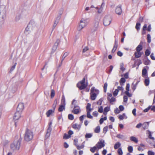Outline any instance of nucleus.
<instances>
[{
    "instance_id": "nucleus-1",
    "label": "nucleus",
    "mask_w": 155,
    "mask_h": 155,
    "mask_svg": "<svg viewBox=\"0 0 155 155\" xmlns=\"http://www.w3.org/2000/svg\"><path fill=\"white\" fill-rule=\"evenodd\" d=\"M33 133L31 130L26 129L24 135V140L25 141L28 142L31 140L33 138Z\"/></svg>"
},
{
    "instance_id": "nucleus-2",
    "label": "nucleus",
    "mask_w": 155,
    "mask_h": 155,
    "mask_svg": "<svg viewBox=\"0 0 155 155\" xmlns=\"http://www.w3.org/2000/svg\"><path fill=\"white\" fill-rule=\"evenodd\" d=\"M88 22L89 21L88 19L82 18L80 21L79 25L78 27V30L79 31L81 30L87 25Z\"/></svg>"
},
{
    "instance_id": "nucleus-3",
    "label": "nucleus",
    "mask_w": 155,
    "mask_h": 155,
    "mask_svg": "<svg viewBox=\"0 0 155 155\" xmlns=\"http://www.w3.org/2000/svg\"><path fill=\"white\" fill-rule=\"evenodd\" d=\"M77 102L75 99H73L71 105H74V107L72 112L75 114H78L81 111L80 108L79 106L75 104Z\"/></svg>"
},
{
    "instance_id": "nucleus-4",
    "label": "nucleus",
    "mask_w": 155,
    "mask_h": 155,
    "mask_svg": "<svg viewBox=\"0 0 155 155\" xmlns=\"http://www.w3.org/2000/svg\"><path fill=\"white\" fill-rule=\"evenodd\" d=\"M20 144L21 140H20L15 141L11 145V148L13 150H18Z\"/></svg>"
},
{
    "instance_id": "nucleus-5",
    "label": "nucleus",
    "mask_w": 155,
    "mask_h": 155,
    "mask_svg": "<svg viewBox=\"0 0 155 155\" xmlns=\"http://www.w3.org/2000/svg\"><path fill=\"white\" fill-rule=\"evenodd\" d=\"M85 78H84L79 83L77 84V87H78L80 90L84 89L87 87V84H85Z\"/></svg>"
},
{
    "instance_id": "nucleus-6",
    "label": "nucleus",
    "mask_w": 155,
    "mask_h": 155,
    "mask_svg": "<svg viewBox=\"0 0 155 155\" xmlns=\"http://www.w3.org/2000/svg\"><path fill=\"white\" fill-rule=\"evenodd\" d=\"M7 4L0 3V14L6 15Z\"/></svg>"
},
{
    "instance_id": "nucleus-7",
    "label": "nucleus",
    "mask_w": 155,
    "mask_h": 155,
    "mask_svg": "<svg viewBox=\"0 0 155 155\" xmlns=\"http://www.w3.org/2000/svg\"><path fill=\"white\" fill-rule=\"evenodd\" d=\"M112 19L110 16H106L104 19L103 24L105 26L109 25Z\"/></svg>"
},
{
    "instance_id": "nucleus-8",
    "label": "nucleus",
    "mask_w": 155,
    "mask_h": 155,
    "mask_svg": "<svg viewBox=\"0 0 155 155\" xmlns=\"http://www.w3.org/2000/svg\"><path fill=\"white\" fill-rule=\"evenodd\" d=\"M100 20V18L99 17L95 18L93 24V28L94 31H96L97 29Z\"/></svg>"
},
{
    "instance_id": "nucleus-9",
    "label": "nucleus",
    "mask_w": 155,
    "mask_h": 155,
    "mask_svg": "<svg viewBox=\"0 0 155 155\" xmlns=\"http://www.w3.org/2000/svg\"><path fill=\"white\" fill-rule=\"evenodd\" d=\"M96 146L98 149H101L105 146L104 140H101L96 144Z\"/></svg>"
},
{
    "instance_id": "nucleus-10",
    "label": "nucleus",
    "mask_w": 155,
    "mask_h": 155,
    "mask_svg": "<svg viewBox=\"0 0 155 155\" xmlns=\"http://www.w3.org/2000/svg\"><path fill=\"white\" fill-rule=\"evenodd\" d=\"M52 122H50L49 124L48 128L47 130V133L45 136V137H46V138L49 137L50 135V133L52 130Z\"/></svg>"
},
{
    "instance_id": "nucleus-11",
    "label": "nucleus",
    "mask_w": 155,
    "mask_h": 155,
    "mask_svg": "<svg viewBox=\"0 0 155 155\" xmlns=\"http://www.w3.org/2000/svg\"><path fill=\"white\" fill-rule=\"evenodd\" d=\"M60 41V40L59 39H58L57 40L56 42L54 43V45L52 48V51L51 52V54L54 53L56 50Z\"/></svg>"
},
{
    "instance_id": "nucleus-12",
    "label": "nucleus",
    "mask_w": 155,
    "mask_h": 155,
    "mask_svg": "<svg viewBox=\"0 0 155 155\" xmlns=\"http://www.w3.org/2000/svg\"><path fill=\"white\" fill-rule=\"evenodd\" d=\"M32 24L31 22H30L26 28L25 32L26 34H29L30 32V29L31 28Z\"/></svg>"
},
{
    "instance_id": "nucleus-13",
    "label": "nucleus",
    "mask_w": 155,
    "mask_h": 155,
    "mask_svg": "<svg viewBox=\"0 0 155 155\" xmlns=\"http://www.w3.org/2000/svg\"><path fill=\"white\" fill-rule=\"evenodd\" d=\"M21 112L17 111L15 114L13 119L15 121L18 120L21 117Z\"/></svg>"
},
{
    "instance_id": "nucleus-14",
    "label": "nucleus",
    "mask_w": 155,
    "mask_h": 155,
    "mask_svg": "<svg viewBox=\"0 0 155 155\" xmlns=\"http://www.w3.org/2000/svg\"><path fill=\"white\" fill-rule=\"evenodd\" d=\"M6 15L0 14V27H2L4 23V20Z\"/></svg>"
},
{
    "instance_id": "nucleus-15",
    "label": "nucleus",
    "mask_w": 155,
    "mask_h": 155,
    "mask_svg": "<svg viewBox=\"0 0 155 155\" xmlns=\"http://www.w3.org/2000/svg\"><path fill=\"white\" fill-rule=\"evenodd\" d=\"M121 5H119L117 6L115 9V12L118 15H120L122 13V9Z\"/></svg>"
},
{
    "instance_id": "nucleus-16",
    "label": "nucleus",
    "mask_w": 155,
    "mask_h": 155,
    "mask_svg": "<svg viewBox=\"0 0 155 155\" xmlns=\"http://www.w3.org/2000/svg\"><path fill=\"white\" fill-rule=\"evenodd\" d=\"M24 108V104L23 103H19L17 108V110L21 112Z\"/></svg>"
},
{
    "instance_id": "nucleus-17",
    "label": "nucleus",
    "mask_w": 155,
    "mask_h": 155,
    "mask_svg": "<svg viewBox=\"0 0 155 155\" xmlns=\"http://www.w3.org/2000/svg\"><path fill=\"white\" fill-rule=\"evenodd\" d=\"M81 124H75L72 125V128L74 129L79 131L81 128Z\"/></svg>"
},
{
    "instance_id": "nucleus-18",
    "label": "nucleus",
    "mask_w": 155,
    "mask_h": 155,
    "mask_svg": "<svg viewBox=\"0 0 155 155\" xmlns=\"http://www.w3.org/2000/svg\"><path fill=\"white\" fill-rule=\"evenodd\" d=\"M143 42L141 41L140 42V44L138 45L136 48V51L137 52H140L142 49L143 47L142 45Z\"/></svg>"
},
{
    "instance_id": "nucleus-19",
    "label": "nucleus",
    "mask_w": 155,
    "mask_h": 155,
    "mask_svg": "<svg viewBox=\"0 0 155 155\" xmlns=\"http://www.w3.org/2000/svg\"><path fill=\"white\" fill-rule=\"evenodd\" d=\"M68 52H65L64 54H63L62 57L61 62L60 64L59 65V67H60L61 66L63 61L64 59L68 55Z\"/></svg>"
},
{
    "instance_id": "nucleus-20",
    "label": "nucleus",
    "mask_w": 155,
    "mask_h": 155,
    "mask_svg": "<svg viewBox=\"0 0 155 155\" xmlns=\"http://www.w3.org/2000/svg\"><path fill=\"white\" fill-rule=\"evenodd\" d=\"M65 105L62 104L61 105H60L59 107L58 110L59 112H62L64 110H65Z\"/></svg>"
},
{
    "instance_id": "nucleus-21",
    "label": "nucleus",
    "mask_w": 155,
    "mask_h": 155,
    "mask_svg": "<svg viewBox=\"0 0 155 155\" xmlns=\"http://www.w3.org/2000/svg\"><path fill=\"white\" fill-rule=\"evenodd\" d=\"M145 85L146 86H148L150 84V79L149 78L147 77L144 81Z\"/></svg>"
},
{
    "instance_id": "nucleus-22",
    "label": "nucleus",
    "mask_w": 155,
    "mask_h": 155,
    "mask_svg": "<svg viewBox=\"0 0 155 155\" xmlns=\"http://www.w3.org/2000/svg\"><path fill=\"white\" fill-rule=\"evenodd\" d=\"M147 70L146 68H143L142 70V76L144 77L145 78V76L147 77Z\"/></svg>"
},
{
    "instance_id": "nucleus-23",
    "label": "nucleus",
    "mask_w": 155,
    "mask_h": 155,
    "mask_svg": "<svg viewBox=\"0 0 155 155\" xmlns=\"http://www.w3.org/2000/svg\"><path fill=\"white\" fill-rule=\"evenodd\" d=\"M54 110L53 109H51L49 110L47 112H46V115L47 117H49L50 115L53 113H54Z\"/></svg>"
},
{
    "instance_id": "nucleus-24",
    "label": "nucleus",
    "mask_w": 155,
    "mask_h": 155,
    "mask_svg": "<svg viewBox=\"0 0 155 155\" xmlns=\"http://www.w3.org/2000/svg\"><path fill=\"white\" fill-rule=\"evenodd\" d=\"M150 63V60L148 59L147 57L144 59V64L145 65H149Z\"/></svg>"
},
{
    "instance_id": "nucleus-25",
    "label": "nucleus",
    "mask_w": 155,
    "mask_h": 155,
    "mask_svg": "<svg viewBox=\"0 0 155 155\" xmlns=\"http://www.w3.org/2000/svg\"><path fill=\"white\" fill-rule=\"evenodd\" d=\"M104 4L103 3H102L101 6L100 8L99 9V8L97 7H95V8L97 9H98L97 12L99 13H101L102 12V9L103 8L102 7V6H104Z\"/></svg>"
},
{
    "instance_id": "nucleus-26",
    "label": "nucleus",
    "mask_w": 155,
    "mask_h": 155,
    "mask_svg": "<svg viewBox=\"0 0 155 155\" xmlns=\"http://www.w3.org/2000/svg\"><path fill=\"white\" fill-rule=\"evenodd\" d=\"M108 100L111 104H114L113 102L116 101V99L114 97H112L110 98H108Z\"/></svg>"
},
{
    "instance_id": "nucleus-27",
    "label": "nucleus",
    "mask_w": 155,
    "mask_h": 155,
    "mask_svg": "<svg viewBox=\"0 0 155 155\" xmlns=\"http://www.w3.org/2000/svg\"><path fill=\"white\" fill-rule=\"evenodd\" d=\"M134 55L136 58H138L140 57L142 54L140 52H137V53L135 52L134 53Z\"/></svg>"
},
{
    "instance_id": "nucleus-28",
    "label": "nucleus",
    "mask_w": 155,
    "mask_h": 155,
    "mask_svg": "<svg viewBox=\"0 0 155 155\" xmlns=\"http://www.w3.org/2000/svg\"><path fill=\"white\" fill-rule=\"evenodd\" d=\"M124 118L127 119V117L126 116L125 113H123L122 115H120L119 117V118L120 120H123Z\"/></svg>"
},
{
    "instance_id": "nucleus-29",
    "label": "nucleus",
    "mask_w": 155,
    "mask_h": 155,
    "mask_svg": "<svg viewBox=\"0 0 155 155\" xmlns=\"http://www.w3.org/2000/svg\"><path fill=\"white\" fill-rule=\"evenodd\" d=\"M130 139L131 141H134L136 143H137L138 142V140L137 139L134 137V136L131 137H130Z\"/></svg>"
},
{
    "instance_id": "nucleus-30",
    "label": "nucleus",
    "mask_w": 155,
    "mask_h": 155,
    "mask_svg": "<svg viewBox=\"0 0 155 155\" xmlns=\"http://www.w3.org/2000/svg\"><path fill=\"white\" fill-rule=\"evenodd\" d=\"M120 146L121 143L119 142H117L115 143L114 148L115 149H117L119 148Z\"/></svg>"
},
{
    "instance_id": "nucleus-31",
    "label": "nucleus",
    "mask_w": 155,
    "mask_h": 155,
    "mask_svg": "<svg viewBox=\"0 0 155 155\" xmlns=\"http://www.w3.org/2000/svg\"><path fill=\"white\" fill-rule=\"evenodd\" d=\"M91 95V99L92 100H94L97 97V94L95 93H92Z\"/></svg>"
},
{
    "instance_id": "nucleus-32",
    "label": "nucleus",
    "mask_w": 155,
    "mask_h": 155,
    "mask_svg": "<svg viewBox=\"0 0 155 155\" xmlns=\"http://www.w3.org/2000/svg\"><path fill=\"white\" fill-rule=\"evenodd\" d=\"M149 126L148 122L144 123L143 124V128L144 130L147 129Z\"/></svg>"
},
{
    "instance_id": "nucleus-33",
    "label": "nucleus",
    "mask_w": 155,
    "mask_h": 155,
    "mask_svg": "<svg viewBox=\"0 0 155 155\" xmlns=\"http://www.w3.org/2000/svg\"><path fill=\"white\" fill-rule=\"evenodd\" d=\"M91 111L90 110H89V111H87V117L89 118L92 119L93 118V117L91 114Z\"/></svg>"
},
{
    "instance_id": "nucleus-34",
    "label": "nucleus",
    "mask_w": 155,
    "mask_h": 155,
    "mask_svg": "<svg viewBox=\"0 0 155 155\" xmlns=\"http://www.w3.org/2000/svg\"><path fill=\"white\" fill-rule=\"evenodd\" d=\"M61 104L66 105L65 98L64 95H63L62 97Z\"/></svg>"
},
{
    "instance_id": "nucleus-35",
    "label": "nucleus",
    "mask_w": 155,
    "mask_h": 155,
    "mask_svg": "<svg viewBox=\"0 0 155 155\" xmlns=\"http://www.w3.org/2000/svg\"><path fill=\"white\" fill-rule=\"evenodd\" d=\"M94 92L98 93L99 92V90L95 89V87H93L91 90V93H94Z\"/></svg>"
},
{
    "instance_id": "nucleus-36",
    "label": "nucleus",
    "mask_w": 155,
    "mask_h": 155,
    "mask_svg": "<svg viewBox=\"0 0 155 155\" xmlns=\"http://www.w3.org/2000/svg\"><path fill=\"white\" fill-rule=\"evenodd\" d=\"M147 131L148 132L149 138L150 139H152L153 140H154V137H152V134L151 132L149 130H147Z\"/></svg>"
},
{
    "instance_id": "nucleus-37",
    "label": "nucleus",
    "mask_w": 155,
    "mask_h": 155,
    "mask_svg": "<svg viewBox=\"0 0 155 155\" xmlns=\"http://www.w3.org/2000/svg\"><path fill=\"white\" fill-rule=\"evenodd\" d=\"M94 132L96 133H99L100 131V127L99 126H97L94 130Z\"/></svg>"
},
{
    "instance_id": "nucleus-38",
    "label": "nucleus",
    "mask_w": 155,
    "mask_h": 155,
    "mask_svg": "<svg viewBox=\"0 0 155 155\" xmlns=\"http://www.w3.org/2000/svg\"><path fill=\"white\" fill-rule=\"evenodd\" d=\"M124 136L121 134H117V135L116 136V137L119 139H124Z\"/></svg>"
},
{
    "instance_id": "nucleus-39",
    "label": "nucleus",
    "mask_w": 155,
    "mask_h": 155,
    "mask_svg": "<svg viewBox=\"0 0 155 155\" xmlns=\"http://www.w3.org/2000/svg\"><path fill=\"white\" fill-rule=\"evenodd\" d=\"M91 104H90L88 103L87 104L86 106V110L87 111H89V110H90L91 111L92 109L91 108Z\"/></svg>"
},
{
    "instance_id": "nucleus-40",
    "label": "nucleus",
    "mask_w": 155,
    "mask_h": 155,
    "mask_svg": "<svg viewBox=\"0 0 155 155\" xmlns=\"http://www.w3.org/2000/svg\"><path fill=\"white\" fill-rule=\"evenodd\" d=\"M126 81V80L125 78H122L120 80V84L121 85H122L123 84L125 83Z\"/></svg>"
},
{
    "instance_id": "nucleus-41",
    "label": "nucleus",
    "mask_w": 155,
    "mask_h": 155,
    "mask_svg": "<svg viewBox=\"0 0 155 155\" xmlns=\"http://www.w3.org/2000/svg\"><path fill=\"white\" fill-rule=\"evenodd\" d=\"M140 24L139 22H137L135 26V28L137 31L140 29Z\"/></svg>"
},
{
    "instance_id": "nucleus-42",
    "label": "nucleus",
    "mask_w": 155,
    "mask_h": 155,
    "mask_svg": "<svg viewBox=\"0 0 155 155\" xmlns=\"http://www.w3.org/2000/svg\"><path fill=\"white\" fill-rule=\"evenodd\" d=\"M147 42L150 43L151 41V36L150 34H148L147 35Z\"/></svg>"
},
{
    "instance_id": "nucleus-43",
    "label": "nucleus",
    "mask_w": 155,
    "mask_h": 155,
    "mask_svg": "<svg viewBox=\"0 0 155 155\" xmlns=\"http://www.w3.org/2000/svg\"><path fill=\"white\" fill-rule=\"evenodd\" d=\"M97 149V148L96 146H94L93 147L91 148L90 149V151L92 153H94L95 151Z\"/></svg>"
},
{
    "instance_id": "nucleus-44",
    "label": "nucleus",
    "mask_w": 155,
    "mask_h": 155,
    "mask_svg": "<svg viewBox=\"0 0 155 155\" xmlns=\"http://www.w3.org/2000/svg\"><path fill=\"white\" fill-rule=\"evenodd\" d=\"M92 136L91 133H87L85 135V137L86 138H90Z\"/></svg>"
},
{
    "instance_id": "nucleus-45",
    "label": "nucleus",
    "mask_w": 155,
    "mask_h": 155,
    "mask_svg": "<svg viewBox=\"0 0 155 155\" xmlns=\"http://www.w3.org/2000/svg\"><path fill=\"white\" fill-rule=\"evenodd\" d=\"M63 139H68L71 137V136L66 134H64L63 136Z\"/></svg>"
},
{
    "instance_id": "nucleus-46",
    "label": "nucleus",
    "mask_w": 155,
    "mask_h": 155,
    "mask_svg": "<svg viewBox=\"0 0 155 155\" xmlns=\"http://www.w3.org/2000/svg\"><path fill=\"white\" fill-rule=\"evenodd\" d=\"M107 84L106 82L104 84V92L105 93H106L107 91Z\"/></svg>"
},
{
    "instance_id": "nucleus-47",
    "label": "nucleus",
    "mask_w": 155,
    "mask_h": 155,
    "mask_svg": "<svg viewBox=\"0 0 155 155\" xmlns=\"http://www.w3.org/2000/svg\"><path fill=\"white\" fill-rule=\"evenodd\" d=\"M118 46V40L115 39V40L114 45L113 47L117 48Z\"/></svg>"
},
{
    "instance_id": "nucleus-48",
    "label": "nucleus",
    "mask_w": 155,
    "mask_h": 155,
    "mask_svg": "<svg viewBox=\"0 0 155 155\" xmlns=\"http://www.w3.org/2000/svg\"><path fill=\"white\" fill-rule=\"evenodd\" d=\"M150 53V51L148 49H147L145 51V55L146 56H149Z\"/></svg>"
},
{
    "instance_id": "nucleus-49",
    "label": "nucleus",
    "mask_w": 155,
    "mask_h": 155,
    "mask_svg": "<svg viewBox=\"0 0 155 155\" xmlns=\"http://www.w3.org/2000/svg\"><path fill=\"white\" fill-rule=\"evenodd\" d=\"M55 95V91H54L52 89L51 90V98H53Z\"/></svg>"
},
{
    "instance_id": "nucleus-50",
    "label": "nucleus",
    "mask_w": 155,
    "mask_h": 155,
    "mask_svg": "<svg viewBox=\"0 0 155 155\" xmlns=\"http://www.w3.org/2000/svg\"><path fill=\"white\" fill-rule=\"evenodd\" d=\"M124 64L123 63H121L120 64V69L122 71H124L125 70V68H124Z\"/></svg>"
},
{
    "instance_id": "nucleus-51",
    "label": "nucleus",
    "mask_w": 155,
    "mask_h": 155,
    "mask_svg": "<svg viewBox=\"0 0 155 155\" xmlns=\"http://www.w3.org/2000/svg\"><path fill=\"white\" fill-rule=\"evenodd\" d=\"M128 150L130 153H132L133 151V148L132 146H130L128 147Z\"/></svg>"
},
{
    "instance_id": "nucleus-52",
    "label": "nucleus",
    "mask_w": 155,
    "mask_h": 155,
    "mask_svg": "<svg viewBox=\"0 0 155 155\" xmlns=\"http://www.w3.org/2000/svg\"><path fill=\"white\" fill-rule=\"evenodd\" d=\"M86 116L85 115H83L81 116L80 117L79 119L80 121H81V124H82L83 123V120L84 119V118L85 117H86Z\"/></svg>"
},
{
    "instance_id": "nucleus-53",
    "label": "nucleus",
    "mask_w": 155,
    "mask_h": 155,
    "mask_svg": "<svg viewBox=\"0 0 155 155\" xmlns=\"http://www.w3.org/2000/svg\"><path fill=\"white\" fill-rule=\"evenodd\" d=\"M98 112L100 113H102L103 112V108L102 106L98 107Z\"/></svg>"
},
{
    "instance_id": "nucleus-54",
    "label": "nucleus",
    "mask_w": 155,
    "mask_h": 155,
    "mask_svg": "<svg viewBox=\"0 0 155 155\" xmlns=\"http://www.w3.org/2000/svg\"><path fill=\"white\" fill-rule=\"evenodd\" d=\"M68 118H69V119L71 120H72L74 119V116L73 115L71 114H70L68 115Z\"/></svg>"
},
{
    "instance_id": "nucleus-55",
    "label": "nucleus",
    "mask_w": 155,
    "mask_h": 155,
    "mask_svg": "<svg viewBox=\"0 0 155 155\" xmlns=\"http://www.w3.org/2000/svg\"><path fill=\"white\" fill-rule=\"evenodd\" d=\"M118 89H115L114 91L113 92V95L114 96H116L117 95L118 92Z\"/></svg>"
},
{
    "instance_id": "nucleus-56",
    "label": "nucleus",
    "mask_w": 155,
    "mask_h": 155,
    "mask_svg": "<svg viewBox=\"0 0 155 155\" xmlns=\"http://www.w3.org/2000/svg\"><path fill=\"white\" fill-rule=\"evenodd\" d=\"M108 130V127L106 126L104 127L103 128V133L104 134H105Z\"/></svg>"
},
{
    "instance_id": "nucleus-57",
    "label": "nucleus",
    "mask_w": 155,
    "mask_h": 155,
    "mask_svg": "<svg viewBox=\"0 0 155 155\" xmlns=\"http://www.w3.org/2000/svg\"><path fill=\"white\" fill-rule=\"evenodd\" d=\"M110 110V108L109 107H106L104 108V112H107Z\"/></svg>"
},
{
    "instance_id": "nucleus-58",
    "label": "nucleus",
    "mask_w": 155,
    "mask_h": 155,
    "mask_svg": "<svg viewBox=\"0 0 155 155\" xmlns=\"http://www.w3.org/2000/svg\"><path fill=\"white\" fill-rule=\"evenodd\" d=\"M118 153L119 155H122L123 154V152L121 148H119L118 150Z\"/></svg>"
},
{
    "instance_id": "nucleus-59",
    "label": "nucleus",
    "mask_w": 155,
    "mask_h": 155,
    "mask_svg": "<svg viewBox=\"0 0 155 155\" xmlns=\"http://www.w3.org/2000/svg\"><path fill=\"white\" fill-rule=\"evenodd\" d=\"M84 147V144H82L81 146H77V147L78 150H80L83 148Z\"/></svg>"
},
{
    "instance_id": "nucleus-60",
    "label": "nucleus",
    "mask_w": 155,
    "mask_h": 155,
    "mask_svg": "<svg viewBox=\"0 0 155 155\" xmlns=\"http://www.w3.org/2000/svg\"><path fill=\"white\" fill-rule=\"evenodd\" d=\"M137 85L134 84V83H132V88L133 90V91H134L136 89Z\"/></svg>"
},
{
    "instance_id": "nucleus-61",
    "label": "nucleus",
    "mask_w": 155,
    "mask_h": 155,
    "mask_svg": "<svg viewBox=\"0 0 155 155\" xmlns=\"http://www.w3.org/2000/svg\"><path fill=\"white\" fill-rule=\"evenodd\" d=\"M103 101V99L102 98L100 99L97 102V104L101 105Z\"/></svg>"
},
{
    "instance_id": "nucleus-62",
    "label": "nucleus",
    "mask_w": 155,
    "mask_h": 155,
    "mask_svg": "<svg viewBox=\"0 0 155 155\" xmlns=\"http://www.w3.org/2000/svg\"><path fill=\"white\" fill-rule=\"evenodd\" d=\"M130 87V84L129 83L127 84L126 86V91H129Z\"/></svg>"
},
{
    "instance_id": "nucleus-63",
    "label": "nucleus",
    "mask_w": 155,
    "mask_h": 155,
    "mask_svg": "<svg viewBox=\"0 0 155 155\" xmlns=\"http://www.w3.org/2000/svg\"><path fill=\"white\" fill-rule=\"evenodd\" d=\"M123 99L124 102H127L128 100V98L127 96L126 95L124 96L123 97Z\"/></svg>"
},
{
    "instance_id": "nucleus-64",
    "label": "nucleus",
    "mask_w": 155,
    "mask_h": 155,
    "mask_svg": "<svg viewBox=\"0 0 155 155\" xmlns=\"http://www.w3.org/2000/svg\"><path fill=\"white\" fill-rule=\"evenodd\" d=\"M155 153L154 152L149 150L148 152V155H154Z\"/></svg>"
}]
</instances>
